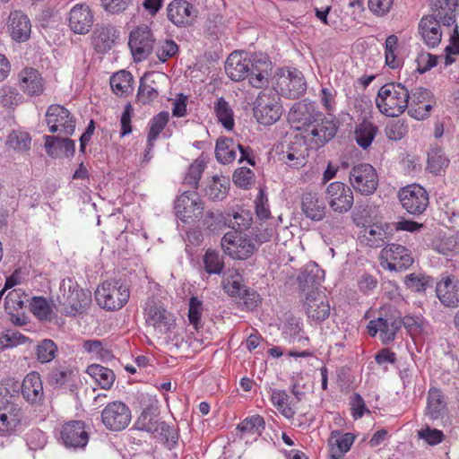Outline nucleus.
<instances>
[{
    "instance_id": "obj_1",
    "label": "nucleus",
    "mask_w": 459,
    "mask_h": 459,
    "mask_svg": "<svg viewBox=\"0 0 459 459\" xmlns=\"http://www.w3.org/2000/svg\"><path fill=\"white\" fill-rule=\"evenodd\" d=\"M159 409L156 404L151 403L138 417L134 426L139 430H143L154 435L172 449L178 444V435L177 430L159 419Z\"/></svg>"
},
{
    "instance_id": "obj_2",
    "label": "nucleus",
    "mask_w": 459,
    "mask_h": 459,
    "mask_svg": "<svg viewBox=\"0 0 459 459\" xmlns=\"http://www.w3.org/2000/svg\"><path fill=\"white\" fill-rule=\"evenodd\" d=\"M409 103V90L402 83L395 82L383 85L376 99L379 111L387 117H398L403 114Z\"/></svg>"
},
{
    "instance_id": "obj_3",
    "label": "nucleus",
    "mask_w": 459,
    "mask_h": 459,
    "mask_svg": "<svg viewBox=\"0 0 459 459\" xmlns=\"http://www.w3.org/2000/svg\"><path fill=\"white\" fill-rule=\"evenodd\" d=\"M130 297L127 285L119 281H104L95 291V299L102 308L114 311L122 308Z\"/></svg>"
},
{
    "instance_id": "obj_4",
    "label": "nucleus",
    "mask_w": 459,
    "mask_h": 459,
    "mask_svg": "<svg viewBox=\"0 0 459 459\" xmlns=\"http://www.w3.org/2000/svg\"><path fill=\"white\" fill-rule=\"evenodd\" d=\"M276 92L261 91L254 102V116L257 122L269 126L275 123L281 116V106L278 102Z\"/></svg>"
},
{
    "instance_id": "obj_5",
    "label": "nucleus",
    "mask_w": 459,
    "mask_h": 459,
    "mask_svg": "<svg viewBox=\"0 0 459 459\" xmlns=\"http://www.w3.org/2000/svg\"><path fill=\"white\" fill-rule=\"evenodd\" d=\"M349 180L353 189L363 195H372L378 186V178L375 168L368 163H359L352 167Z\"/></svg>"
},
{
    "instance_id": "obj_6",
    "label": "nucleus",
    "mask_w": 459,
    "mask_h": 459,
    "mask_svg": "<svg viewBox=\"0 0 459 459\" xmlns=\"http://www.w3.org/2000/svg\"><path fill=\"white\" fill-rule=\"evenodd\" d=\"M177 217L184 223L198 221L204 213V205L195 191H185L175 202Z\"/></svg>"
},
{
    "instance_id": "obj_7",
    "label": "nucleus",
    "mask_w": 459,
    "mask_h": 459,
    "mask_svg": "<svg viewBox=\"0 0 459 459\" xmlns=\"http://www.w3.org/2000/svg\"><path fill=\"white\" fill-rule=\"evenodd\" d=\"M221 247L225 254L238 260L249 258L257 250L251 238L233 232H228L222 237Z\"/></svg>"
},
{
    "instance_id": "obj_8",
    "label": "nucleus",
    "mask_w": 459,
    "mask_h": 459,
    "mask_svg": "<svg viewBox=\"0 0 459 459\" xmlns=\"http://www.w3.org/2000/svg\"><path fill=\"white\" fill-rule=\"evenodd\" d=\"M403 207L412 215H420L429 205V194L420 185L402 188L398 194Z\"/></svg>"
},
{
    "instance_id": "obj_9",
    "label": "nucleus",
    "mask_w": 459,
    "mask_h": 459,
    "mask_svg": "<svg viewBox=\"0 0 459 459\" xmlns=\"http://www.w3.org/2000/svg\"><path fill=\"white\" fill-rule=\"evenodd\" d=\"M380 256L385 259V264H382V266L389 271H404L414 262L411 252L399 244L387 245L381 250Z\"/></svg>"
},
{
    "instance_id": "obj_10",
    "label": "nucleus",
    "mask_w": 459,
    "mask_h": 459,
    "mask_svg": "<svg viewBox=\"0 0 459 459\" xmlns=\"http://www.w3.org/2000/svg\"><path fill=\"white\" fill-rule=\"evenodd\" d=\"M46 122L51 133L60 131L65 135H72L75 130V120L70 111L62 105L52 104L46 112Z\"/></svg>"
},
{
    "instance_id": "obj_11",
    "label": "nucleus",
    "mask_w": 459,
    "mask_h": 459,
    "mask_svg": "<svg viewBox=\"0 0 459 459\" xmlns=\"http://www.w3.org/2000/svg\"><path fill=\"white\" fill-rule=\"evenodd\" d=\"M101 420L108 429L120 431L125 429L130 423L131 411L122 402H112L102 411Z\"/></svg>"
},
{
    "instance_id": "obj_12",
    "label": "nucleus",
    "mask_w": 459,
    "mask_h": 459,
    "mask_svg": "<svg viewBox=\"0 0 459 459\" xmlns=\"http://www.w3.org/2000/svg\"><path fill=\"white\" fill-rule=\"evenodd\" d=\"M82 420H71L62 426L60 439L70 449H83L89 442V433Z\"/></svg>"
},
{
    "instance_id": "obj_13",
    "label": "nucleus",
    "mask_w": 459,
    "mask_h": 459,
    "mask_svg": "<svg viewBox=\"0 0 459 459\" xmlns=\"http://www.w3.org/2000/svg\"><path fill=\"white\" fill-rule=\"evenodd\" d=\"M326 199L329 206L337 212L343 213L350 211L353 205L354 196L349 186L335 181L326 188Z\"/></svg>"
},
{
    "instance_id": "obj_14",
    "label": "nucleus",
    "mask_w": 459,
    "mask_h": 459,
    "mask_svg": "<svg viewBox=\"0 0 459 459\" xmlns=\"http://www.w3.org/2000/svg\"><path fill=\"white\" fill-rule=\"evenodd\" d=\"M338 127L339 122L334 117L323 113V117L318 118L305 137L314 143L316 148H319L335 136Z\"/></svg>"
},
{
    "instance_id": "obj_15",
    "label": "nucleus",
    "mask_w": 459,
    "mask_h": 459,
    "mask_svg": "<svg viewBox=\"0 0 459 459\" xmlns=\"http://www.w3.org/2000/svg\"><path fill=\"white\" fill-rule=\"evenodd\" d=\"M197 14V9L186 0H173L167 7L168 19L178 27L193 25Z\"/></svg>"
},
{
    "instance_id": "obj_16",
    "label": "nucleus",
    "mask_w": 459,
    "mask_h": 459,
    "mask_svg": "<svg viewBox=\"0 0 459 459\" xmlns=\"http://www.w3.org/2000/svg\"><path fill=\"white\" fill-rule=\"evenodd\" d=\"M303 307L307 316L316 322H323L330 316L331 307L323 291L307 292Z\"/></svg>"
},
{
    "instance_id": "obj_17",
    "label": "nucleus",
    "mask_w": 459,
    "mask_h": 459,
    "mask_svg": "<svg viewBox=\"0 0 459 459\" xmlns=\"http://www.w3.org/2000/svg\"><path fill=\"white\" fill-rule=\"evenodd\" d=\"M248 79L253 87L262 88L268 83L269 71L271 70V62L268 56L264 54H254L247 57Z\"/></svg>"
},
{
    "instance_id": "obj_18",
    "label": "nucleus",
    "mask_w": 459,
    "mask_h": 459,
    "mask_svg": "<svg viewBox=\"0 0 459 459\" xmlns=\"http://www.w3.org/2000/svg\"><path fill=\"white\" fill-rule=\"evenodd\" d=\"M154 39L147 29L136 30L130 33L128 45L136 62L146 59L152 53Z\"/></svg>"
},
{
    "instance_id": "obj_19",
    "label": "nucleus",
    "mask_w": 459,
    "mask_h": 459,
    "mask_svg": "<svg viewBox=\"0 0 459 459\" xmlns=\"http://www.w3.org/2000/svg\"><path fill=\"white\" fill-rule=\"evenodd\" d=\"M290 117L293 122L299 123V128H304L307 134L318 118L323 117V113L312 103L299 102L291 108Z\"/></svg>"
},
{
    "instance_id": "obj_20",
    "label": "nucleus",
    "mask_w": 459,
    "mask_h": 459,
    "mask_svg": "<svg viewBox=\"0 0 459 459\" xmlns=\"http://www.w3.org/2000/svg\"><path fill=\"white\" fill-rule=\"evenodd\" d=\"M325 278V272L316 263H310L298 275L297 281L302 294L319 291L318 287Z\"/></svg>"
},
{
    "instance_id": "obj_21",
    "label": "nucleus",
    "mask_w": 459,
    "mask_h": 459,
    "mask_svg": "<svg viewBox=\"0 0 459 459\" xmlns=\"http://www.w3.org/2000/svg\"><path fill=\"white\" fill-rule=\"evenodd\" d=\"M69 27L76 34H86L93 24V14L86 4H76L69 13Z\"/></svg>"
},
{
    "instance_id": "obj_22",
    "label": "nucleus",
    "mask_w": 459,
    "mask_h": 459,
    "mask_svg": "<svg viewBox=\"0 0 459 459\" xmlns=\"http://www.w3.org/2000/svg\"><path fill=\"white\" fill-rule=\"evenodd\" d=\"M146 324L153 326L160 333H167L175 325V318L162 306L153 304L146 308Z\"/></svg>"
},
{
    "instance_id": "obj_23",
    "label": "nucleus",
    "mask_w": 459,
    "mask_h": 459,
    "mask_svg": "<svg viewBox=\"0 0 459 459\" xmlns=\"http://www.w3.org/2000/svg\"><path fill=\"white\" fill-rule=\"evenodd\" d=\"M440 302L448 307L459 306V281L455 277H445L436 286Z\"/></svg>"
},
{
    "instance_id": "obj_24",
    "label": "nucleus",
    "mask_w": 459,
    "mask_h": 459,
    "mask_svg": "<svg viewBox=\"0 0 459 459\" xmlns=\"http://www.w3.org/2000/svg\"><path fill=\"white\" fill-rule=\"evenodd\" d=\"M19 85L30 96H39L44 91V80L37 69L26 67L18 74Z\"/></svg>"
},
{
    "instance_id": "obj_25",
    "label": "nucleus",
    "mask_w": 459,
    "mask_h": 459,
    "mask_svg": "<svg viewBox=\"0 0 459 459\" xmlns=\"http://www.w3.org/2000/svg\"><path fill=\"white\" fill-rule=\"evenodd\" d=\"M118 37L117 30L110 24L97 25L92 33V45L96 52L107 53Z\"/></svg>"
},
{
    "instance_id": "obj_26",
    "label": "nucleus",
    "mask_w": 459,
    "mask_h": 459,
    "mask_svg": "<svg viewBox=\"0 0 459 459\" xmlns=\"http://www.w3.org/2000/svg\"><path fill=\"white\" fill-rule=\"evenodd\" d=\"M442 22L430 15L423 16L419 22V33L429 48L438 46L442 39Z\"/></svg>"
},
{
    "instance_id": "obj_27",
    "label": "nucleus",
    "mask_w": 459,
    "mask_h": 459,
    "mask_svg": "<svg viewBox=\"0 0 459 459\" xmlns=\"http://www.w3.org/2000/svg\"><path fill=\"white\" fill-rule=\"evenodd\" d=\"M74 370L65 364H59L51 368L47 375V383L53 388H69L73 391L75 385Z\"/></svg>"
},
{
    "instance_id": "obj_28",
    "label": "nucleus",
    "mask_w": 459,
    "mask_h": 459,
    "mask_svg": "<svg viewBox=\"0 0 459 459\" xmlns=\"http://www.w3.org/2000/svg\"><path fill=\"white\" fill-rule=\"evenodd\" d=\"M45 148L47 153L52 158L61 155L73 157L75 152V143L70 138H61L59 135H45Z\"/></svg>"
},
{
    "instance_id": "obj_29",
    "label": "nucleus",
    "mask_w": 459,
    "mask_h": 459,
    "mask_svg": "<svg viewBox=\"0 0 459 459\" xmlns=\"http://www.w3.org/2000/svg\"><path fill=\"white\" fill-rule=\"evenodd\" d=\"M458 0H434L431 4V12L429 14L433 18L440 21L445 26H451L456 21V11Z\"/></svg>"
},
{
    "instance_id": "obj_30",
    "label": "nucleus",
    "mask_w": 459,
    "mask_h": 459,
    "mask_svg": "<svg viewBox=\"0 0 459 459\" xmlns=\"http://www.w3.org/2000/svg\"><path fill=\"white\" fill-rule=\"evenodd\" d=\"M248 64L247 56L240 52L234 51L228 56L224 69L232 81L239 82L248 77Z\"/></svg>"
},
{
    "instance_id": "obj_31",
    "label": "nucleus",
    "mask_w": 459,
    "mask_h": 459,
    "mask_svg": "<svg viewBox=\"0 0 459 459\" xmlns=\"http://www.w3.org/2000/svg\"><path fill=\"white\" fill-rule=\"evenodd\" d=\"M22 394L31 404L40 403L44 397L43 385L36 372L28 374L22 384Z\"/></svg>"
},
{
    "instance_id": "obj_32",
    "label": "nucleus",
    "mask_w": 459,
    "mask_h": 459,
    "mask_svg": "<svg viewBox=\"0 0 459 459\" xmlns=\"http://www.w3.org/2000/svg\"><path fill=\"white\" fill-rule=\"evenodd\" d=\"M301 210L306 217L314 221H320L325 215V204L316 194L308 192L301 196Z\"/></svg>"
},
{
    "instance_id": "obj_33",
    "label": "nucleus",
    "mask_w": 459,
    "mask_h": 459,
    "mask_svg": "<svg viewBox=\"0 0 459 459\" xmlns=\"http://www.w3.org/2000/svg\"><path fill=\"white\" fill-rule=\"evenodd\" d=\"M9 29L12 38L19 42L26 41L30 34V22L21 11H14L9 16Z\"/></svg>"
},
{
    "instance_id": "obj_34",
    "label": "nucleus",
    "mask_w": 459,
    "mask_h": 459,
    "mask_svg": "<svg viewBox=\"0 0 459 459\" xmlns=\"http://www.w3.org/2000/svg\"><path fill=\"white\" fill-rule=\"evenodd\" d=\"M91 303V293L89 290L79 288L73 296L70 295L64 304L65 312L69 316H76L86 311Z\"/></svg>"
},
{
    "instance_id": "obj_35",
    "label": "nucleus",
    "mask_w": 459,
    "mask_h": 459,
    "mask_svg": "<svg viewBox=\"0 0 459 459\" xmlns=\"http://www.w3.org/2000/svg\"><path fill=\"white\" fill-rule=\"evenodd\" d=\"M354 438L355 436L351 433L342 434L338 430L332 431L328 439V444L331 446V456L333 459L342 457L350 450Z\"/></svg>"
},
{
    "instance_id": "obj_36",
    "label": "nucleus",
    "mask_w": 459,
    "mask_h": 459,
    "mask_svg": "<svg viewBox=\"0 0 459 459\" xmlns=\"http://www.w3.org/2000/svg\"><path fill=\"white\" fill-rule=\"evenodd\" d=\"M237 147L239 143L230 137H219L215 145L216 160L221 164H229L237 158Z\"/></svg>"
},
{
    "instance_id": "obj_37",
    "label": "nucleus",
    "mask_w": 459,
    "mask_h": 459,
    "mask_svg": "<svg viewBox=\"0 0 459 459\" xmlns=\"http://www.w3.org/2000/svg\"><path fill=\"white\" fill-rule=\"evenodd\" d=\"M281 84L285 85L290 99H298L307 91L305 78L298 69L289 71L288 76L282 80Z\"/></svg>"
},
{
    "instance_id": "obj_38",
    "label": "nucleus",
    "mask_w": 459,
    "mask_h": 459,
    "mask_svg": "<svg viewBox=\"0 0 459 459\" xmlns=\"http://www.w3.org/2000/svg\"><path fill=\"white\" fill-rule=\"evenodd\" d=\"M446 403L442 392L437 388H430L428 395L426 415L431 420L442 418L446 412Z\"/></svg>"
},
{
    "instance_id": "obj_39",
    "label": "nucleus",
    "mask_w": 459,
    "mask_h": 459,
    "mask_svg": "<svg viewBox=\"0 0 459 459\" xmlns=\"http://www.w3.org/2000/svg\"><path fill=\"white\" fill-rule=\"evenodd\" d=\"M385 229L381 226L373 225L366 228L363 234L359 237L360 241L367 247L371 248H377L384 246L385 239L388 238L386 230L389 225H385Z\"/></svg>"
},
{
    "instance_id": "obj_40",
    "label": "nucleus",
    "mask_w": 459,
    "mask_h": 459,
    "mask_svg": "<svg viewBox=\"0 0 459 459\" xmlns=\"http://www.w3.org/2000/svg\"><path fill=\"white\" fill-rule=\"evenodd\" d=\"M22 411L13 403H8L0 409V431H8L16 428L22 420Z\"/></svg>"
},
{
    "instance_id": "obj_41",
    "label": "nucleus",
    "mask_w": 459,
    "mask_h": 459,
    "mask_svg": "<svg viewBox=\"0 0 459 459\" xmlns=\"http://www.w3.org/2000/svg\"><path fill=\"white\" fill-rule=\"evenodd\" d=\"M134 77L126 70H121L110 77V86L117 95L126 96L133 91Z\"/></svg>"
},
{
    "instance_id": "obj_42",
    "label": "nucleus",
    "mask_w": 459,
    "mask_h": 459,
    "mask_svg": "<svg viewBox=\"0 0 459 459\" xmlns=\"http://www.w3.org/2000/svg\"><path fill=\"white\" fill-rule=\"evenodd\" d=\"M152 73H145L140 79V84L136 94V101L142 105H149L159 97L158 90L152 85L154 81L148 83Z\"/></svg>"
},
{
    "instance_id": "obj_43",
    "label": "nucleus",
    "mask_w": 459,
    "mask_h": 459,
    "mask_svg": "<svg viewBox=\"0 0 459 459\" xmlns=\"http://www.w3.org/2000/svg\"><path fill=\"white\" fill-rule=\"evenodd\" d=\"M86 372L95 379L102 389H109L116 378L111 369L99 364L90 365Z\"/></svg>"
},
{
    "instance_id": "obj_44",
    "label": "nucleus",
    "mask_w": 459,
    "mask_h": 459,
    "mask_svg": "<svg viewBox=\"0 0 459 459\" xmlns=\"http://www.w3.org/2000/svg\"><path fill=\"white\" fill-rule=\"evenodd\" d=\"M368 333L375 336L380 333V338L383 343L387 344L394 340V330L390 331L389 318L378 317L371 320L368 325Z\"/></svg>"
},
{
    "instance_id": "obj_45",
    "label": "nucleus",
    "mask_w": 459,
    "mask_h": 459,
    "mask_svg": "<svg viewBox=\"0 0 459 459\" xmlns=\"http://www.w3.org/2000/svg\"><path fill=\"white\" fill-rule=\"evenodd\" d=\"M229 292L231 296L239 297L243 299L244 305L247 309L253 310L257 307L258 294L254 290L247 289L238 281H234L231 283Z\"/></svg>"
},
{
    "instance_id": "obj_46",
    "label": "nucleus",
    "mask_w": 459,
    "mask_h": 459,
    "mask_svg": "<svg viewBox=\"0 0 459 459\" xmlns=\"http://www.w3.org/2000/svg\"><path fill=\"white\" fill-rule=\"evenodd\" d=\"M229 185L228 178L214 176L212 182L205 187V195L212 201H221L227 195Z\"/></svg>"
},
{
    "instance_id": "obj_47",
    "label": "nucleus",
    "mask_w": 459,
    "mask_h": 459,
    "mask_svg": "<svg viewBox=\"0 0 459 459\" xmlns=\"http://www.w3.org/2000/svg\"><path fill=\"white\" fill-rule=\"evenodd\" d=\"M271 399L274 406H276L278 410H281L284 417L290 419L294 416L295 411L292 407L295 406V403L294 400H290L286 391L278 389L273 390Z\"/></svg>"
},
{
    "instance_id": "obj_48",
    "label": "nucleus",
    "mask_w": 459,
    "mask_h": 459,
    "mask_svg": "<svg viewBox=\"0 0 459 459\" xmlns=\"http://www.w3.org/2000/svg\"><path fill=\"white\" fill-rule=\"evenodd\" d=\"M449 164V160L446 157L445 152L441 147L436 146L428 152V169L435 174H439Z\"/></svg>"
},
{
    "instance_id": "obj_49",
    "label": "nucleus",
    "mask_w": 459,
    "mask_h": 459,
    "mask_svg": "<svg viewBox=\"0 0 459 459\" xmlns=\"http://www.w3.org/2000/svg\"><path fill=\"white\" fill-rule=\"evenodd\" d=\"M169 115L168 111H160L151 121L150 130L147 136V148L152 150L153 142L158 138L160 132L169 122Z\"/></svg>"
},
{
    "instance_id": "obj_50",
    "label": "nucleus",
    "mask_w": 459,
    "mask_h": 459,
    "mask_svg": "<svg viewBox=\"0 0 459 459\" xmlns=\"http://www.w3.org/2000/svg\"><path fill=\"white\" fill-rule=\"evenodd\" d=\"M377 127L372 123L363 121L355 130V138L357 143L363 149H367L373 142Z\"/></svg>"
},
{
    "instance_id": "obj_51",
    "label": "nucleus",
    "mask_w": 459,
    "mask_h": 459,
    "mask_svg": "<svg viewBox=\"0 0 459 459\" xmlns=\"http://www.w3.org/2000/svg\"><path fill=\"white\" fill-rule=\"evenodd\" d=\"M404 284L412 291L425 292L428 287L434 284V280L430 276L413 273L404 277Z\"/></svg>"
},
{
    "instance_id": "obj_52",
    "label": "nucleus",
    "mask_w": 459,
    "mask_h": 459,
    "mask_svg": "<svg viewBox=\"0 0 459 459\" xmlns=\"http://www.w3.org/2000/svg\"><path fill=\"white\" fill-rule=\"evenodd\" d=\"M214 110L218 120L228 130H231L234 126L233 111L229 103L223 99L220 98L215 102Z\"/></svg>"
},
{
    "instance_id": "obj_53",
    "label": "nucleus",
    "mask_w": 459,
    "mask_h": 459,
    "mask_svg": "<svg viewBox=\"0 0 459 459\" xmlns=\"http://www.w3.org/2000/svg\"><path fill=\"white\" fill-rule=\"evenodd\" d=\"M253 222L252 213L247 210H241L238 212H235L233 214L232 219H227V224L229 227L232 228L235 232L241 233L250 228Z\"/></svg>"
},
{
    "instance_id": "obj_54",
    "label": "nucleus",
    "mask_w": 459,
    "mask_h": 459,
    "mask_svg": "<svg viewBox=\"0 0 459 459\" xmlns=\"http://www.w3.org/2000/svg\"><path fill=\"white\" fill-rule=\"evenodd\" d=\"M204 270L209 274H221L224 262L219 252L208 249L204 256Z\"/></svg>"
},
{
    "instance_id": "obj_55",
    "label": "nucleus",
    "mask_w": 459,
    "mask_h": 459,
    "mask_svg": "<svg viewBox=\"0 0 459 459\" xmlns=\"http://www.w3.org/2000/svg\"><path fill=\"white\" fill-rule=\"evenodd\" d=\"M202 224L204 229L214 232L226 226L227 219L223 213L219 211H208L204 215Z\"/></svg>"
},
{
    "instance_id": "obj_56",
    "label": "nucleus",
    "mask_w": 459,
    "mask_h": 459,
    "mask_svg": "<svg viewBox=\"0 0 459 459\" xmlns=\"http://www.w3.org/2000/svg\"><path fill=\"white\" fill-rule=\"evenodd\" d=\"M398 46V37L394 34L388 36L385 43V64L392 69L400 65V60L396 58L395 50Z\"/></svg>"
},
{
    "instance_id": "obj_57",
    "label": "nucleus",
    "mask_w": 459,
    "mask_h": 459,
    "mask_svg": "<svg viewBox=\"0 0 459 459\" xmlns=\"http://www.w3.org/2000/svg\"><path fill=\"white\" fill-rule=\"evenodd\" d=\"M56 344L50 339H45L37 347V358L42 363L50 362L56 357Z\"/></svg>"
},
{
    "instance_id": "obj_58",
    "label": "nucleus",
    "mask_w": 459,
    "mask_h": 459,
    "mask_svg": "<svg viewBox=\"0 0 459 459\" xmlns=\"http://www.w3.org/2000/svg\"><path fill=\"white\" fill-rule=\"evenodd\" d=\"M203 303L196 297L189 299L188 320L194 328L198 331L202 326Z\"/></svg>"
},
{
    "instance_id": "obj_59",
    "label": "nucleus",
    "mask_w": 459,
    "mask_h": 459,
    "mask_svg": "<svg viewBox=\"0 0 459 459\" xmlns=\"http://www.w3.org/2000/svg\"><path fill=\"white\" fill-rule=\"evenodd\" d=\"M407 132V126L404 124V121L401 119L392 120L385 128L386 137L392 141L401 140L405 136Z\"/></svg>"
},
{
    "instance_id": "obj_60",
    "label": "nucleus",
    "mask_w": 459,
    "mask_h": 459,
    "mask_svg": "<svg viewBox=\"0 0 459 459\" xmlns=\"http://www.w3.org/2000/svg\"><path fill=\"white\" fill-rule=\"evenodd\" d=\"M265 428V422L262 416L254 415L245 419L238 426V429L242 432H252L261 434Z\"/></svg>"
},
{
    "instance_id": "obj_61",
    "label": "nucleus",
    "mask_w": 459,
    "mask_h": 459,
    "mask_svg": "<svg viewBox=\"0 0 459 459\" xmlns=\"http://www.w3.org/2000/svg\"><path fill=\"white\" fill-rule=\"evenodd\" d=\"M26 296L21 293L19 290H13L10 291L4 299V308L9 315L13 312L18 311L24 307V299Z\"/></svg>"
},
{
    "instance_id": "obj_62",
    "label": "nucleus",
    "mask_w": 459,
    "mask_h": 459,
    "mask_svg": "<svg viewBox=\"0 0 459 459\" xmlns=\"http://www.w3.org/2000/svg\"><path fill=\"white\" fill-rule=\"evenodd\" d=\"M253 171L246 167L237 169L232 176L234 184L243 189H247L254 183Z\"/></svg>"
},
{
    "instance_id": "obj_63",
    "label": "nucleus",
    "mask_w": 459,
    "mask_h": 459,
    "mask_svg": "<svg viewBox=\"0 0 459 459\" xmlns=\"http://www.w3.org/2000/svg\"><path fill=\"white\" fill-rule=\"evenodd\" d=\"M178 52V44L172 40L168 39L163 41L156 48V55L160 61L166 62L169 58L175 56Z\"/></svg>"
},
{
    "instance_id": "obj_64",
    "label": "nucleus",
    "mask_w": 459,
    "mask_h": 459,
    "mask_svg": "<svg viewBox=\"0 0 459 459\" xmlns=\"http://www.w3.org/2000/svg\"><path fill=\"white\" fill-rule=\"evenodd\" d=\"M31 312L39 320H47L51 313V308L48 301L42 297L33 298L30 304Z\"/></svg>"
}]
</instances>
